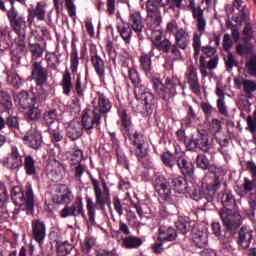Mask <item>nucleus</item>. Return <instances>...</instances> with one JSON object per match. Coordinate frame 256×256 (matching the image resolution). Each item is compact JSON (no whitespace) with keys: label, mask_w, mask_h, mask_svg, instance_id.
I'll list each match as a JSON object with an SVG mask.
<instances>
[{"label":"nucleus","mask_w":256,"mask_h":256,"mask_svg":"<svg viewBox=\"0 0 256 256\" xmlns=\"http://www.w3.org/2000/svg\"><path fill=\"white\" fill-rule=\"evenodd\" d=\"M15 1L17 0H9L11 8L9 10H6V16L9 21V25L27 21L25 15L19 13V10L15 8Z\"/></svg>","instance_id":"nucleus-27"},{"label":"nucleus","mask_w":256,"mask_h":256,"mask_svg":"<svg viewBox=\"0 0 256 256\" xmlns=\"http://www.w3.org/2000/svg\"><path fill=\"white\" fill-rule=\"evenodd\" d=\"M171 182L165 178L161 173H155L152 178V185L154 190L158 194V197L165 203H171L173 201V195L171 194Z\"/></svg>","instance_id":"nucleus-10"},{"label":"nucleus","mask_w":256,"mask_h":256,"mask_svg":"<svg viewBox=\"0 0 256 256\" xmlns=\"http://www.w3.org/2000/svg\"><path fill=\"white\" fill-rule=\"evenodd\" d=\"M90 61L100 81H105V60L95 52L94 55H91Z\"/></svg>","instance_id":"nucleus-28"},{"label":"nucleus","mask_w":256,"mask_h":256,"mask_svg":"<svg viewBox=\"0 0 256 256\" xmlns=\"http://www.w3.org/2000/svg\"><path fill=\"white\" fill-rule=\"evenodd\" d=\"M175 225L176 231L182 235H187V233H189V229H191V224L189 223V218L187 217L179 216Z\"/></svg>","instance_id":"nucleus-40"},{"label":"nucleus","mask_w":256,"mask_h":256,"mask_svg":"<svg viewBox=\"0 0 256 256\" xmlns=\"http://www.w3.org/2000/svg\"><path fill=\"white\" fill-rule=\"evenodd\" d=\"M139 61L141 71L145 73L146 77L152 79V85L156 95L159 99H162L164 103H169L170 99H173L177 95V84L175 83V80L168 77L164 84L160 78H153L151 54H142Z\"/></svg>","instance_id":"nucleus-3"},{"label":"nucleus","mask_w":256,"mask_h":256,"mask_svg":"<svg viewBox=\"0 0 256 256\" xmlns=\"http://www.w3.org/2000/svg\"><path fill=\"white\" fill-rule=\"evenodd\" d=\"M24 141L31 149L37 150L43 143V137L41 136V133L34 130L24 136Z\"/></svg>","instance_id":"nucleus-30"},{"label":"nucleus","mask_w":256,"mask_h":256,"mask_svg":"<svg viewBox=\"0 0 256 256\" xmlns=\"http://www.w3.org/2000/svg\"><path fill=\"white\" fill-rule=\"evenodd\" d=\"M82 160H83V150L76 149L71 153V155H70V165H71V167L81 165Z\"/></svg>","instance_id":"nucleus-54"},{"label":"nucleus","mask_w":256,"mask_h":256,"mask_svg":"<svg viewBox=\"0 0 256 256\" xmlns=\"http://www.w3.org/2000/svg\"><path fill=\"white\" fill-rule=\"evenodd\" d=\"M35 158L31 155L24 157V169L26 175H37V168L35 167Z\"/></svg>","instance_id":"nucleus-41"},{"label":"nucleus","mask_w":256,"mask_h":256,"mask_svg":"<svg viewBox=\"0 0 256 256\" xmlns=\"http://www.w3.org/2000/svg\"><path fill=\"white\" fill-rule=\"evenodd\" d=\"M45 59L48 63V67L53 69V71H57V65L61 63L59 56L55 52H48L46 53Z\"/></svg>","instance_id":"nucleus-47"},{"label":"nucleus","mask_w":256,"mask_h":256,"mask_svg":"<svg viewBox=\"0 0 256 256\" xmlns=\"http://www.w3.org/2000/svg\"><path fill=\"white\" fill-rule=\"evenodd\" d=\"M116 29L125 45H131V38L133 37V30L131 26L126 24H117Z\"/></svg>","instance_id":"nucleus-34"},{"label":"nucleus","mask_w":256,"mask_h":256,"mask_svg":"<svg viewBox=\"0 0 256 256\" xmlns=\"http://www.w3.org/2000/svg\"><path fill=\"white\" fill-rule=\"evenodd\" d=\"M244 43V42H243ZM253 51V47L249 45V43H244V44H238L236 46V53L240 56L243 55H249Z\"/></svg>","instance_id":"nucleus-59"},{"label":"nucleus","mask_w":256,"mask_h":256,"mask_svg":"<svg viewBox=\"0 0 256 256\" xmlns=\"http://www.w3.org/2000/svg\"><path fill=\"white\" fill-rule=\"evenodd\" d=\"M10 27L17 35L16 38H13V32L7 33L8 39L14 41L16 49V54L15 51H12V59H19V54L25 53V49H27V21L10 24Z\"/></svg>","instance_id":"nucleus-7"},{"label":"nucleus","mask_w":256,"mask_h":256,"mask_svg":"<svg viewBox=\"0 0 256 256\" xmlns=\"http://www.w3.org/2000/svg\"><path fill=\"white\" fill-rule=\"evenodd\" d=\"M5 125H7L8 129H19V118L10 115L5 120Z\"/></svg>","instance_id":"nucleus-63"},{"label":"nucleus","mask_w":256,"mask_h":256,"mask_svg":"<svg viewBox=\"0 0 256 256\" xmlns=\"http://www.w3.org/2000/svg\"><path fill=\"white\" fill-rule=\"evenodd\" d=\"M249 212L255 217L256 212V193H250L248 198Z\"/></svg>","instance_id":"nucleus-64"},{"label":"nucleus","mask_w":256,"mask_h":256,"mask_svg":"<svg viewBox=\"0 0 256 256\" xmlns=\"http://www.w3.org/2000/svg\"><path fill=\"white\" fill-rule=\"evenodd\" d=\"M61 217L67 219V217H82V219H87L85 214V208H83V199L77 197L71 206H66L61 211Z\"/></svg>","instance_id":"nucleus-14"},{"label":"nucleus","mask_w":256,"mask_h":256,"mask_svg":"<svg viewBox=\"0 0 256 256\" xmlns=\"http://www.w3.org/2000/svg\"><path fill=\"white\" fill-rule=\"evenodd\" d=\"M77 40L72 39L71 42V54H70V70L72 75H75L79 69V54L77 52V45L75 44Z\"/></svg>","instance_id":"nucleus-33"},{"label":"nucleus","mask_w":256,"mask_h":256,"mask_svg":"<svg viewBox=\"0 0 256 256\" xmlns=\"http://www.w3.org/2000/svg\"><path fill=\"white\" fill-rule=\"evenodd\" d=\"M156 2L163 8L168 5V9H171L172 11H175V9H181V5L183 4V0H156Z\"/></svg>","instance_id":"nucleus-46"},{"label":"nucleus","mask_w":256,"mask_h":256,"mask_svg":"<svg viewBox=\"0 0 256 256\" xmlns=\"http://www.w3.org/2000/svg\"><path fill=\"white\" fill-rule=\"evenodd\" d=\"M128 78L135 87L134 93L136 98L142 101V105H144L146 115H151L153 107H155V96L141 85V76H139L137 69L128 68Z\"/></svg>","instance_id":"nucleus-6"},{"label":"nucleus","mask_w":256,"mask_h":256,"mask_svg":"<svg viewBox=\"0 0 256 256\" xmlns=\"http://www.w3.org/2000/svg\"><path fill=\"white\" fill-rule=\"evenodd\" d=\"M116 159L118 165H121L124 167V169H127L129 171V159H127V156L125 155V152H123V149L116 148Z\"/></svg>","instance_id":"nucleus-53"},{"label":"nucleus","mask_w":256,"mask_h":256,"mask_svg":"<svg viewBox=\"0 0 256 256\" xmlns=\"http://www.w3.org/2000/svg\"><path fill=\"white\" fill-rule=\"evenodd\" d=\"M0 106L9 113L10 109H13V102L11 96L6 91H0Z\"/></svg>","instance_id":"nucleus-44"},{"label":"nucleus","mask_w":256,"mask_h":256,"mask_svg":"<svg viewBox=\"0 0 256 256\" xmlns=\"http://www.w3.org/2000/svg\"><path fill=\"white\" fill-rule=\"evenodd\" d=\"M186 149L188 151H203L207 153L211 149V144L209 143V134L207 130H198L195 137H192L188 143H186Z\"/></svg>","instance_id":"nucleus-11"},{"label":"nucleus","mask_w":256,"mask_h":256,"mask_svg":"<svg viewBox=\"0 0 256 256\" xmlns=\"http://www.w3.org/2000/svg\"><path fill=\"white\" fill-rule=\"evenodd\" d=\"M123 137H125V139H129L130 144L135 147L134 155L139 163H142L143 167H147L145 161H149V154L147 150L143 148V146L145 145V135L137 130H135L134 132L132 130L129 132V135H123Z\"/></svg>","instance_id":"nucleus-9"},{"label":"nucleus","mask_w":256,"mask_h":256,"mask_svg":"<svg viewBox=\"0 0 256 256\" xmlns=\"http://www.w3.org/2000/svg\"><path fill=\"white\" fill-rule=\"evenodd\" d=\"M160 159L163 165L168 167V169H173V167H175V156L171 152L167 151L162 153Z\"/></svg>","instance_id":"nucleus-51"},{"label":"nucleus","mask_w":256,"mask_h":256,"mask_svg":"<svg viewBox=\"0 0 256 256\" xmlns=\"http://www.w3.org/2000/svg\"><path fill=\"white\" fill-rule=\"evenodd\" d=\"M199 59V69L202 77H209V72H207V69L213 70L217 68V65H219V56H215L214 58H211L207 61V58L205 56L198 57Z\"/></svg>","instance_id":"nucleus-25"},{"label":"nucleus","mask_w":256,"mask_h":256,"mask_svg":"<svg viewBox=\"0 0 256 256\" xmlns=\"http://www.w3.org/2000/svg\"><path fill=\"white\" fill-rule=\"evenodd\" d=\"M4 165L7 167V169H10L11 171H15V169H19L20 167H22L23 157H21L17 146L11 147L10 156L7 158Z\"/></svg>","instance_id":"nucleus-23"},{"label":"nucleus","mask_w":256,"mask_h":256,"mask_svg":"<svg viewBox=\"0 0 256 256\" xmlns=\"http://www.w3.org/2000/svg\"><path fill=\"white\" fill-rule=\"evenodd\" d=\"M91 184L94 188L95 204L93 203V199L87 196L86 209L90 225H95V209H98V211H105V205L111 209V191L105 182H103V191H101L99 180L95 178L91 179Z\"/></svg>","instance_id":"nucleus-4"},{"label":"nucleus","mask_w":256,"mask_h":256,"mask_svg":"<svg viewBox=\"0 0 256 256\" xmlns=\"http://www.w3.org/2000/svg\"><path fill=\"white\" fill-rule=\"evenodd\" d=\"M128 26L133 29L134 33H136L138 39L143 37V29H145V25L143 24V17H141L140 12H132L129 15Z\"/></svg>","instance_id":"nucleus-22"},{"label":"nucleus","mask_w":256,"mask_h":256,"mask_svg":"<svg viewBox=\"0 0 256 256\" xmlns=\"http://www.w3.org/2000/svg\"><path fill=\"white\" fill-rule=\"evenodd\" d=\"M253 241V230L247 226H242L238 231L237 245L241 247L243 251H247L251 247Z\"/></svg>","instance_id":"nucleus-20"},{"label":"nucleus","mask_w":256,"mask_h":256,"mask_svg":"<svg viewBox=\"0 0 256 256\" xmlns=\"http://www.w3.org/2000/svg\"><path fill=\"white\" fill-rule=\"evenodd\" d=\"M61 87L63 89L64 95H71V89H73V81L71 79V72L67 68L65 69L62 76Z\"/></svg>","instance_id":"nucleus-37"},{"label":"nucleus","mask_w":256,"mask_h":256,"mask_svg":"<svg viewBox=\"0 0 256 256\" xmlns=\"http://www.w3.org/2000/svg\"><path fill=\"white\" fill-rule=\"evenodd\" d=\"M246 71L250 77H256V55L250 57L245 63Z\"/></svg>","instance_id":"nucleus-55"},{"label":"nucleus","mask_w":256,"mask_h":256,"mask_svg":"<svg viewBox=\"0 0 256 256\" xmlns=\"http://www.w3.org/2000/svg\"><path fill=\"white\" fill-rule=\"evenodd\" d=\"M201 35H203V33L195 32L192 38V47L194 49L195 61L199 59V55L201 54V49H203V46H201Z\"/></svg>","instance_id":"nucleus-43"},{"label":"nucleus","mask_w":256,"mask_h":256,"mask_svg":"<svg viewBox=\"0 0 256 256\" xmlns=\"http://www.w3.org/2000/svg\"><path fill=\"white\" fill-rule=\"evenodd\" d=\"M47 133L50 134V139L52 143H60L63 140V134L59 130H52L49 128Z\"/></svg>","instance_id":"nucleus-62"},{"label":"nucleus","mask_w":256,"mask_h":256,"mask_svg":"<svg viewBox=\"0 0 256 256\" xmlns=\"http://www.w3.org/2000/svg\"><path fill=\"white\" fill-rule=\"evenodd\" d=\"M255 189V183H253L249 178L245 177L242 185L234 186V191L239 197H247L248 193H251Z\"/></svg>","instance_id":"nucleus-32"},{"label":"nucleus","mask_w":256,"mask_h":256,"mask_svg":"<svg viewBox=\"0 0 256 256\" xmlns=\"http://www.w3.org/2000/svg\"><path fill=\"white\" fill-rule=\"evenodd\" d=\"M226 65V71H233V67H237L239 65V62L235 60V56H233V53L228 52L227 59L225 60Z\"/></svg>","instance_id":"nucleus-60"},{"label":"nucleus","mask_w":256,"mask_h":256,"mask_svg":"<svg viewBox=\"0 0 256 256\" xmlns=\"http://www.w3.org/2000/svg\"><path fill=\"white\" fill-rule=\"evenodd\" d=\"M186 79L192 93L199 95L201 93V83H199V75L195 66L190 65L187 68Z\"/></svg>","instance_id":"nucleus-19"},{"label":"nucleus","mask_w":256,"mask_h":256,"mask_svg":"<svg viewBox=\"0 0 256 256\" xmlns=\"http://www.w3.org/2000/svg\"><path fill=\"white\" fill-rule=\"evenodd\" d=\"M45 13V4L43 2H38L35 8H29L26 21V24L28 23V27H31V25L35 23V17L37 21H45Z\"/></svg>","instance_id":"nucleus-21"},{"label":"nucleus","mask_w":256,"mask_h":256,"mask_svg":"<svg viewBox=\"0 0 256 256\" xmlns=\"http://www.w3.org/2000/svg\"><path fill=\"white\" fill-rule=\"evenodd\" d=\"M52 201L57 205H69L73 201V192L62 184L56 189V194L52 196Z\"/></svg>","instance_id":"nucleus-17"},{"label":"nucleus","mask_w":256,"mask_h":256,"mask_svg":"<svg viewBox=\"0 0 256 256\" xmlns=\"http://www.w3.org/2000/svg\"><path fill=\"white\" fill-rule=\"evenodd\" d=\"M31 228H32V238L36 243L39 245H43L45 241V237H47V226L45 222L41 219H33L31 221Z\"/></svg>","instance_id":"nucleus-16"},{"label":"nucleus","mask_w":256,"mask_h":256,"mask_svg":"<svg viewBox=\"0 0 256 256\" xmlns=\"http://www.w3.org/2000/svg\"><path fill=\"white\" fill-rule=\"evenodd\" d=\"M11 198L15 205H25L27 211L33 213L35 211V194L31 186L26 187V192H23L20 186H15L11 190Z\"/></svg>","instance_id":"nucleus-8"},{"label":"nucleus","mask_w":256,"mask_h":256,"mask_svg":"<svg viewBox=\"0 0 256 256\" xmlns=\"http://www.w3.org/2000/svg\"><path fill=\"white\" fill-rule=\"evenodd\" d=\"M75 75H76V79H75L74 88H75L76 94L78 95V97H83V95H85V90L87 89V85L81 82V73L76 72Z\"/></svg>","instance_id":"nucleus-52"},{"label":"nucleus","mask_w":256,"mask_h":256,"mask_svg":"<svg viewBox=\"0 0 256 256\" xmlns=\"http://www.w3.org/2000/svg\"><path fill=\"white\" fill-rule=\"evenodd\" d=\"M111 111V101L105 97V95L100 94L98 96V106L91 108H86L83 110V120L84 125L90 131V129H101V123L103 117Z\"/></svg>","instance_id":"nucleus-5"},{"label":"nucleus","mask_w":256,"mask_h":256,"mask_svg":"<svg viewBox=\"0 0 256 256\" xmlns=\"http://www.w3.org/2000/svg\"><path fill=\"white\" fill-rule=\"evenodd\" d=\"M197 120V114L195 113V110L193 109V106H187V114L184 119H182V125H185V127H191L193 123Z\"/></svg>","instance_id":"nucleus-45"},{"label":"nucleus","mask_w":256,"mask_h":256,"mask_svg":"<svg viewBox=\"0 0 256 256\" xmlns=\"http://www.w3.org/2000/svg\"><path fill=\"white\" fill-rule=\"evenodd\" d=\"M71 251H73V246L71 245V243H69V241L58 240L56 242L57 255H59V256L71 255Z\"/></svg>","instance_id":"nucleus-39"},{"label":"nucleus","mask_w":256,"mask_h":256,"mask_svg":"<svg viewBox=\"0 0 256 256\" xmlns=\"http://www.w3.org/2000/svg\"><path fill=\"white\" fill-rule=\"evenodd\" d=\"M176 165L182 175L185 177H193V173H195V166H193V162L189 161V158L185 153H181L176 156Z\"/></svg>","instance_id":"nucleus-18"},{"label":"nucleus","mask_w":256,"mask_h":256,"mask_svg":"<svg viewBox=\"0 0 256 256\" xmlns=\"http://www.w3.org/2000/svg\"><path fill=\"white\" fill-rule=\"evenodd\" d=\"M221 203L223 207L218 211V215L224 227V239L228 241L233 239L239 231V227L243 225V219L239 210H237V202L235 196L230 190H225L222 194Z\"/></svg>","instance_id":"nucleus-2"},{"label":"nucleus","mask_w":256,"mask_h":256,"mask_svg":"<svg viewBox=\"0 0 256 256\" xmlns=\"http://www.w3.org/2000/svg\"><path fill=\"white\" fill-rule=\"evenodd\" d=\"M247 19H249V12H247L245 6H243L239 13L233 17V21L237 23V25H243Z\"/></svg>","instance_id":"nucleus-56"},{"label":"nucleus","mask_w":256,"mask_h":256,"mask_svg":"<svg viewBox=\"0 0 256 256\" xmlns=\"http://www.w3.org/2000/svg\"><path fill=\"white\" fill-rule=\"evenodd\" d=\"M244 93H255L256 83L253 80H243L242 81Z\"/></svg>","instance_id":"nucleus-61"},{"label":"nucleus","mask_w":256,"mask_h":256,"mask_svg":"<svg viewBox=\"0 0 256 256\" xmlns=\"http://www.w3.org/2000/svg\"><path fill=\"white\" fill-rule=\"evenodd\" d=\"M160 7L162 6L157 3V0H147L146 2V13L150 17L154 27H159L163 22Z\"/></svg>","instance_id":"nucleus-15"},{"label":"nucleus","mask_w":256,"mask_h":256,"mask_svg":"<svg viewBox=\"0 0 256 256\" xmlns=\"http://www.w3.org/2000/svg\"><path fill=\"white\" fill-rule=\"evenodd\" d=\"M95 128H91L88 130L87 127H85V123L83 120V112H82V120L81 122L72 121L68 124L66 127V137L70 139V141H79L81 137H83V134L86 133V135H93V130Z\"/></svg>","instance_id":"nucleus-12"},{"label":"nucleus","mask_w":256,"mask_h":256,"mask_svg":"<svg viewBox=\"0 0 256 256\" xmlns=\"http://www.w3.org/2000/svg\"><path fill=\"white\" fill-rule=\"evenodd\" d=\"M15 101L18 102V105L21 109L27 110L37 103V99L34 94H29L27 91H21L18 95L15 96Z\"/></svg>","instance_id":"nucleus-24"},{"label":"nucleus","mask_w":256,"mask_h":256,"mask_svg":"<svg viewBox=\"0 0 256 256\" xmlns=\"http://www.w3.org/2000/svg\"><path fill=\"white\" fill-rule=\"evenodd\" d=\"M31 75L37 87H44L49 79V70L43 67L42 62H33L31 65Z\"/></svg>","instance_id":"nucleus-13"},{"label":"nucleus","mask_w":256,"mask_h":256,"mask_svg":"<svg viewBox=\"0 0 256 256\" xmlns=\"http://www.w3.org/2000/svg\"><path fill=\"white\" fill-rule=\"evenodd\" d=\"M125 249H139L143 245V239L136 236H128L122 239Z\"/></svg>","instance_id":"nucleus-38"},{"label":"nucleus","mask_w":256,"mask_h":256,"mask_svg":"<svg viewBox=\"0 0 256 256\" xmlns=\"http://www.w3.org/2000/svg\"><path fill=\"white\" fill-rule=\"evenodd\" d=\"M175 43L179 49L185 51L189 46V34L183 29L177 30L175 33Z\"/></svg>","instance_id":"nucleus-36"},{"label":"nucleus","mask_w":256,"mask_h":256,"mask_svg":"<svg viewBox=\"0 0 256 256\" xmlns=\"http://www.w3.org/2000/svg\"><path fill=\"white\" fill-rule=\"evenodd\" d=\"M57 117H58L57 110L51 109L44 112L43 121L45 125H47V127H51V125H53V123L57 121Z\"/></svg>","instance_id":"nucleus-48"},{"label":"nucleus","mask_w":256,"mask_h":256,"mask_svg":"<svg viewBox=\"0 0 256 256\" xmlns=\"http://www.w3.org/2000/svg\"><path fill=\"white\" fill-rule=\"evenodd\" d=\"M172 45L173 44L171 43V41L169 39L165 38L164 40L154 42L153 47H155V49H157V51L167 54V53H169Z\"/></svg>","instance_id":"nucleus-49"},{"label":"nucleus","mask_w":256,"mask_h":256,"mask_svg":"<svg viewBox=\"0 0 256 256\" xmlns=\"http://www.w3.org/2000/svg\"><path fill=\"white\" fill-rule=\"evenodd\" d=\"M242 35H244L243 43H249L253 39V25L251 23L245 24Z\"/></svg>","instance_id":"nucleus-57"},{"label":"nucleus","mask_w":256,"mask_h":256,"mask_svg":"<svg viewBox=\"0 0 256 256\" xmlns=\"http://www.w3.org/2000/svg\"><path fill=\"white\" fill-rule=\"evenodd\" d=\"M29 51L33 60L43 57L44 50L39 43H29Z\"/></svg>","instance_id":"nucleus-50"},{"label":"nucleus","mask_w":256,"mask_h":256,"mask_svg":"<svg viewBox=\"0 0 256 256\" xmlns=\"http://www.w3.org/2000/svg\"><path fill=\"white\" fill-rule=\"evenodd\" d=\"M7 81L15 89H19V87L23 85V80H21V77H19L18 74H9L7 77Z\"/></svg>","instance_id":"nucleus-58"},{"label":"nucleus","mask_w":256,"mask_h":256,"mask_svg":"<svg viewBox=\"0 0 256 256\" xmlns=\"http://www.w3.org/2000/svg\"><path fill=\"white\" fill-rule=\"evenodd\" d=\"M172 189L176 191V193H187V189L189 185L187 184V179L184 176H175L169 178Z\"/></svg>","instance_id":"nucleus-31"},{"label":"nucleus","mask_w":256,"mask_h":256,"mask_svg":"<svg viewBox=\"0 0 256 256\" xmlns=\"http://www.w3.org/2000/svg\"><path fill=\"white\" fill-rule=\"evenodd\" d=\"M41 117V109H39V102H36L30 108L26 109L25 118L27 121H35Z\"/></svg>","instance_id":"nucleus-42"},{"label":"nucleus","mask_w":256,"mask_h":256,"mask_svg":"<svg viewBox=\"0 0 256 256\" xmlns=\"http://www.w3.org/2000/svg\"><path fill=\"white\" fill-rule=\"evenodd\" d=\"M157 241H163L164 243L177 241V230L171 226H160Z\"/></svg>","instance_id":"nucleus-26"},{"label":"nucleus","mask_w":256,"mask_h":256,"mask_svg":"<svg viewBox=\"0 0 256 256\" xmlns=\"http://www.w3.org/2000/svg\"><path fill=\"white\" fill-rule=\"evenodd\" d=\"M196 166L198 169L208 172L202 180L201 189L193 192L192 199H194V201H202L203 205H207V203H211L217 196V190L221 187V181H219L217 171L211 167V162L205 154L197 155Z\"/></svg>","instance_id":"nucleus-1"},{"label":"nucleus","mask_w":256,"mask_h":256,"mask_svg":"<svg viewBox=\"0 0 256 256\" xmlns=\"http://www.w3.org/2000/svg\"><path fill=\"white\" fill-rule=\"evenodd\" d=\"M191 237H192V242L196 247H198L199 249H202V247H205L207 243V235H205V232L197 228H193L191 232Z\"/></svg>","instance_id":"nucleus-35"},{"label":"nucleus","mask_w":256,"mask_h":256,"mask_svg":"<svg viewBox=\"0 0 256 256\" xmlns=\"http://www.w3.org/2000/svg\"><path fill=\"white\" fill-rule=\"evenodd\" d=\"M118 113L121 121V133L122 135H129V132L133 131V121L131 120V115L127 113V110H119Z\"/></svg>","instance_id":"nucleus-29"}]
</instances>
